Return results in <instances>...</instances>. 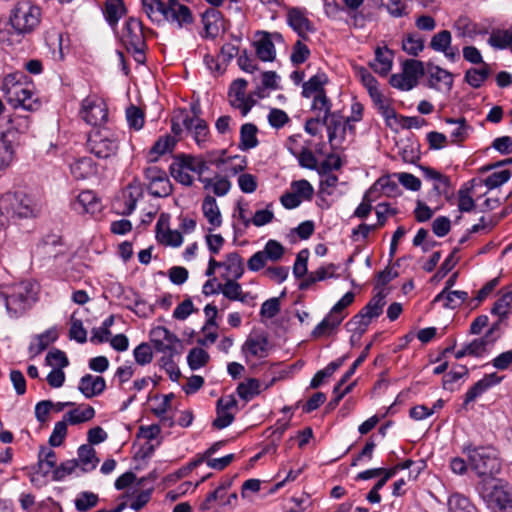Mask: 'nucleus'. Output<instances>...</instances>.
Instances as JSON below:
<instances>
[{"label": "nucleus", "instance_id": "de8ad7c7", "mask_svg": "<svg viewBox=\"0 0 512 512\" xmlns=\"http://www.w3.org/2000/svg\"><path fill=\"white\" fill-rule=\"evenodd\" d=\"M403 74L415 87L418 78L424 74L423 63L415 59L406 60L403 64Z\"/></svg>", "mask_w": 512, "mask_h": 512}, {"label": "nucleus", "instance_id": "c9c22d12", "mask_svg": "<svg viewBox=\"0 0 512 512\" xmlns=\"http://www.w3.org/2000/svg\"><path fill=\"white\" fill-rule=\"evenodd\" d=\"M125 13L123 0L106 1L104 15L110 26L115 27Z\"/></svg>", "mask_w": 512, "mask_h": 512}, {"label": "nucleus", "instance_id": "f704fd0d", "mask_svg": "<svg viewBox=\"0 0 512 512\" xmlns=\"http://www.w3.org/2000/svg\"><path fill=\"white\" fill-rule=\"evenodd\" d=\"M357 75L360 78L363 85L367 88L371 98L375 102H381L382 94L378 90V87H377L378 82L375 79V77L366 68H363V67H361L357 70Z\"/></svg>", "mask_w": 512, "mask_h": 512}, {"label": "nucleus", "instance_id": "6e6552de", "mask_svg": "<svg viewBox=\"0 0 512 512\" xmlns=\"http://www.w3.org/2000/svg\"><path fill=\"white\" fill-rule=\"evenodd\" d=\"M461 457L452 458L450 468L458 475H474L480 477V451L477 445L467 443L462 447Z\"/></svg>", "mask_w": 512, "mask_h": 512}, {"label": "nucleus", "instance_id": "9b49d317", "mask_svg": "<svg viewBox=\"0 0 512 512\" xmlns=\"http://www.w3.org/2000/svg\"><path fill=\"white\" fill-rule=\"evenodd\" d=\"M81 117L92 126H98L107 119V108L105 103L98 98L87 97L82 101Z\"/></svg>", "mask_w": 512, "mask_h": 512}, {"label": "nucleus", "instance_id": "0eeeda50", "mask_svg": "<svg viewBox=\"0 0 512 512\" xmlns=\"http://www.w3.org/2000/svg\"><path fill=\"white\" fill-rule=\"evenodd\" d=\"M121 41L128 51L134 53L137 62H144L145 39L140 20L131 17L126 21L122 30Z\"/></svg>", "mask_w": 512, "mask_h": 512}, {"label": "nucleus", "instance_id": "58836bf2", "mask_svg": "<svg viewBox=\"0 0 512 512\" xmlns=\"http://www.w3.org/2000/svg\"><path fill=\"white\" fill-rule=\"evenodd\" d=\"M373 319H375V317L370 316V314L365 313L364 310L361 309L358 314L347 322L346 326L349 331L361 336L365 333Z\"/></svg>", "mask_w": 512, "mask_h": 512}, {"label": "nucleus", "instance_id": "ea45409f", "mask_svg": "<svg viewBox=\"0 0 512 512\" xmlns=\"http://www.w3.org/2000/svg\"><path fill=\"white\" fill-rule=\"evenodd\" d=\"M257 127L254 124L246 123L242 125L240 130V149L249 150L258 145L256 137Z\"/></svg>", "mask_w": 512, "mask_h": 512}, {"label": "nucleus", "instance_id": "6e6d98bb", "mask_svg": "<svg viewBox=\"0 0 512 512\" xmlns=\"http://www.w3.org/2000/svg\"><path fill=\"white\" fill-rule=\"evenodd\" d=\"M403 50L416 56L424 48V40L418 34H409L402 43Z\"/></svg>", "mask_w": 512, "mask_h": 512}, {"label": "nucleus", "instance_id": "e2e57ef3", "mask_svg": "<svg viewBox=\"0 0 512 512\" xmlns=\"http://www.w3.org/2000/svg\"><path fill=\"white\" fill-rule=\"evenodd\" d=\"M512 303V291L506 292L499 299H497L491 308V313L499 316V319L502 320V317L507 315L508 308Z\"/></svg>", "mask_w": 512, "mask_h": 512}, {"label": "nucleus", "instance_id": "ddd939ff", "mask_svg": "<svg viewBox=\"0 0 512 512\" xmlns=\"http://www.w3.org/2000/svg\"><path fill=\"white\" fill-rule=\"evenodd\" d=\"M323 118L325 119L323 126L327 129L329 143L332 149H335L345 138L348 121H344L343 117L338 112H333L329 118Z\"/></svg>", "mask_w": 512, "mask_h": 512}, {"label": "nucleus", "instance_id": "4468645a", "mask_svg": "<svg viewBox=\"0 0 512 512\" xmlns=\"http://www.w3.org/2000/svg\"><path fill=\"white\" fill-rule=\"evenodd\" d=\"M288 25L302 39H307V34L315 31L312 22L306 16L305 10L300 8H290L287 12Z\"/></svg>", "mask_w": 512, "mask_h": 512}, {"label": "nucleus", "instance_id": "13d9d810", "mask_svg": "<svg viewBox=\"0 0 512 512\" xmlns=\"http://www.w3.org/2000/svg\"><path fill=\"white\" fill-rule=\"evenodd\" d=\"M148 190L155 197H167L172 192V185L168 177L149 183Z\"/></svg>", "mask_w": 512, "mask_h": 512}, {"label": "nucleus", "instance_id": "09e8293b", "mask_svg": "<svg viewBox=\"0 0 512 512\" xmlns=\"http://www.w3.org/2000/svg\"><path fill=\"white\" fill-rule=\"evenodd\" d=\"M239 397L245 401H250L260 393V382L255 378H249L246 382H241L237 387Z\"/></svg>", "mask_w": 512, "mask_h": 512}, {"label": "nucleus", "instance_id": "603ef678", "mask_svg": "<svg viewBox=\"0 0 512 512\" xmlns=\"http://www.w3.org/2000/svg\"><path fill=\"white\" fill-rule=\"evenodd\" d=\"M374 192L382 191L385 195L392 197L396 196L399 192L398 184L391 180L389 176L379 178L369 189Z\"/></svg>", "mask_w": 512, "mask_h": 512}, {"label": "nucleus", "instance_id": "4c0bfd02", "mask_svg": "<svg viewBox=\"0 0 512 512\" xmlns=\"http://www.w3.org/2000/svg\"><path fill=\"white\" fill-rule=\"evenodd\" d=\"M188 168L185 165V162L181 157L177 158L171 165H170V173L172 177L178 181L179 183L190 186L193 183L192 176L188 173Z\"/></svg>", "mask_w": 512, "mask_h": 512}, {"label": "nucleus", "instance_id": "f03ea898", "mask_svg": "<svg viewBox=\"0 0 512 512\" xmlns=\"http://www.w3.org/2000/svg\"><path fill=\"white\" fill-rule=\"evenodd\" d=\"M25 75L21 72L8 74L2 83V91L6 101L14 108H23L26 111H35L40 107V102L34 97L22 80Z\"/></svg>", "mask_w": 512, "mask_h": 512}, {"label": "nucleus", "instance_id": "bb28decb", "mask_svg": "<svg viewBox=\"0 0 512 512\" xmlns=\"http://www.w3.org/2000/svg\"><path fill=\"white\" fill-rule=\"evenodd\" d=\"M58 338L56 328H50L45 332L33 337L30 345L29 352L33 355L41 354L51 343L55 342Z\"/></svg>", "mask_w": 512, "mask_h": 512}, {"label": "nucleus", "instance_id": "5701e85b", "mask_svg": "<svg viewBox=\"0 0 512 512\" xmlns=\"http://www.w3.org/2000/svg\"><path fill=\"white\" fill-rule=\"evenodd\" d=\"M256 55L263 62H272L276 57V50L269 32H262L261 37L254 42Z\"/></svg>", "mask_w": 512, "mask_h": 512}, {"label": "nucleus", "instance_id": "72a5a7b5", "mask_svg": "<svg viewBox=\"0 0 512 512\" xmlns=\"http://www.w3.org/2000/svg\"><path fill=\"white\" fill-rule=\"evenodd\" d=\"M487 43L494 49H505L512 45V26L506 30L493 29Z\"/></svg>", "mask_w": 512, "mask_h": 512}, {"label": "nucleus", "instance_id": "a878e982", "mask_svg": "<svg viewBox=\"0 0 512 512\" xmlns=\"http://www.w3.org/2000/svg\"><path fill=\"white\" fill-rule=\"evenodd\" d=\"M222 268L226 273L222 275L223 279L231 277L233 279H240L244 274L243 259L237 252H232L226 255L225 261H222Z\"/></svg>", "mask_w": 512, "mask_h": 512}, {"label": "nucleus", "instance_id": "c756f323", "mask_svg": "<svg viewBox=\"0 0 512 512\" xmlns=\"http://www.w3.org/2000/svg\"><path fill=\"white\" fill-rule=\"evenodd\" d=\"M143 10L148 18L156 23H164L165 12L167 11L168 1L163 2L162 0H141Z\"/></svg>", "mask_w": 512, "mask_h": 512}, {"label": "nucleus", "instance_id": "7ed1b4c3", "mask_svg": "<svg viewBox=\"0 0 512 512\" xmlns=\"http://www.w3.org/2000/svg\"><path fill=\"white\" fill-rule=\"evenodd\" d=\"M482 500L491 512H512V490L502 479H482Z\"/></svg>", "mask_w": 512, "mask_h": 512}, {"label": "nucleus", "instance_id": "3c124183", "mask_svg": "<svg viewBox=\"0 0 512 512\" xmlns=\"http://www.w3.org/2000/svg\"><path fill=\"white\" fill-rule=\"evenodd\" d=\"M450 512H477V508L463 495L453 494L448 500Z\"/></svg>", "mask_w": 512, "mask_h": 512}, {"label": "nucleus", "instance_id": "c03bdc74", "mask_svg": "<svg viewBox=\"0 0 512 512\" xmlns=\"http://www.w3.org/2000/svg\"><path fill=\"white\" fill-rule=\"evenodd\" d=\"M79 461L83 465V471H90L95 469L99 462L96 457V451L90 445H81L78 449Z\"/></svg>", "mask_w": 512, "mask_h": 512}, {"label": "nucleus", "instance_id": "473e14b6", "mask_svg": "<svg viewBox=\"0 0 512 512\" xmlns=\"http://www.w3.org/2000/svg\"><path fill=\"white\" fill-rule=\"evenodd\" d=\"M202 211L208 222L213 227H219L222 224L221 213L216 199L212 196H206L202 203Z\"/></svg>", "mask_w": 512, "mask_h": 512}, {"label": "nucleus", "instance_id": "f3484780", "mask_svg": "<svg viewBox=\"0 0 512 512\" xmlns=\"http://www.w3.org/2000/svg\"><path fill=\"white\" fill-rule=\"evenodd\" d=\"M430 47L434 51L444 53L451 61H455L459 57V50L451 46V33L448 30L436 33L431 38Z\"/></svg>", "mask_w": 512, "mask_h": 512}, {"label": "nucleus", "instance_id": "e433bc0d", "mask_svg": "<svg viewBox=\"0 0 512 512\" xmlns=\"http://www.w3.org/2000/svg\"><path fill=\"white\" fill-rule=\"evenodd\" d=\"M267 346L268 341L263 336L250 337L248 338L244 345L243 351L251 354L255 357H265L267 355Z\"/></svg>", "mask_w": 512, "mask_h": 512}, {"label": "nucleus", "instance_id": "5fc2aeb1", "mask_svg": "<svg viewBox=\"0 0 512 512\" xmlns=\"http://www.w3.org/2000/svg\"><path fill=\"white\" fill-rule=\"evenodd\" d=\"M512 173L509 169H502L500 171H494L484 181L483 184L489 189H495L506 183Z\"/></svg>", "mask_w": 512, "mask_h": 512}, {"label": "nucleus", "instance_id": "4be33fe9", "mask_svg": "<svg viewBox=\"0 0 512 512\" xmlns=\"http://www.w3.org/2000/svg\"><path fill=\"white\" fill-rule=\"evenodd\" d=\"M393 63V53L387 47H377L375 49V59L370 63V67L378 74L387 75Z\"/></svg>", "mask_w": 512, "mask_h": 512}, {"label": "nucleus", "instance_id": "2eb2a0df", "mask_svg": "<svg viewBox=\"0 0 512 512\" xmlns=\"http://www.w3.org/2000/svg\"><path fill=\"white\" fill-rule=\"evenodd\" d=\"M71 208L78 214H95L101 210V202L93 191L85 190L71 202Z\"/></svg>", "mask_w": 512, "mask_h": 512}, {"label": "nucleus", "instance_id": "864d4df0", "mask_svg": "<svg viewBox=\"0 0 512 512\" xmlns=\"http://www.w3.org/2000/svg\"><path fill=\"white\" fill-rule=\"evenodd\" d=\"M209 360V354L201 348H193L189 351L187 362L192 370H198L205 366Z\"/></svg>", "mask_w": 512, "mask_h": 512}, {"label": "nucleus", "instance_id": "8fccbe9b", "mask_svg": "<svg viewBox=\"0 0 512 512\" xmlns=\"http://www.w3.org/2000/svg\"><path fill=\"white\" fill-rule=\"evenodd\" d=\"M386 296L387 293L383 290L379 291L362 309L365 313L370 314V316L378 318L383 313V308L386 304Z\"/></svg>", "mask_w": 512, "mask_h": 512}, {"label": "nucleus", "instance_id": "a18cd8bd", "mask_svg": "<svg viewBox=\"0 0 512 512\" xmlns=\"http://www.w3.org/2000/svg\"><path fill=\"white\" fill-rule=\"evenodd\" d=\"M312 98L311 111L315 116L329 118V116L333 114L331 111L332 103L326 94L315 95V97Z\"/></svg>", "mask_w": 512, "mask_h": 512}, {"label": "nucleus", "instance_id": "37998d69", "mask_svg": "<svg viewBox=\"0 0 512 512\" xmlns=\"http://www.w3.org/2000/svg\"><path fill=\"white\" fill-rule=\"evenodd\" d=\"M162 218L163 215H161L160 219L157 222L156 228H157V238L160 242L173 246V247H179L183 242L182 234L177 230H170L167 229L165 232H161L160 227L162 225Z\"/></svg>", "mask_w": 512, "mask_h": 512}, {"label": "nucleus", "instance_id": "bf43d9fd", "mask_svg": "<svg viewBox=\"0 0 512 512\" xmlns=\"http://www.w3.org/2000/svg\"><path fill=\"white\" fill-rule=\"evenodd\" d=\"M291 190L301 201L310 200L314 193L312 185L304 179L292 182Z\"/></svg>", "mask_w": 512, "mask_h": 512}, {"label": "nucleus", "instance_id": "69168bd1", "mask_svg": "<svg viewBox=\"0 0 512 512\" xmlns=\"http://www.w3.org/2000/svg\"><path fill=\"white\" fill-rule=\"evenodd\" d=\"M126 118L129 126L135 130L141 129L144 125V114L141 109L136 106L132 105L127 108Z\"/></svg>", "mask_w": 512, "mask_h": 512}, {"label": "nucleus", "instance_id": "79ce46f5", "mask_svg": "<svg viewBox=\"0 0 512 512\" xmlns=\"http://www.w3.org/2000/svg\"><path fill=\"white\" fill-rule=\"evenodd\" d=\"M56 466V454L47 447H41L38 454V471L47 475Z\"/></svg>", "mask_w": 512, "mask_h": 512}, {"label": "nucleus", "instance_id": "393cba45", "mask_svg": "<svg viewBox=\"0 0 512 512\" xmlns=\"http://www.w3.org/2000/svg\"><path fill=\"white\" fill-rule=\"evenodd\" d=\"M345 315L331 309L329 314L314 328L312 336L315 338L330 334L337 326L340 325Z\"/></svg>", "mask_w": 512, "mask_h": 512}, {"label": "nucleus", "instance_id": "b1692460", "mask_svg": "<svg viewBox=\"0 0 512 512\" xmlns=\"http://www.w3.org/2000/svg\"><path fill=\"white\" fill-rule=\"evenodd\" d=\"M328 81V76L324 72H318L308 81L303 83L302 96L304 98H311L315 97V95L318 96L320 94H326L324 86Z\"/></svg>", "mask_w": 512, "mask_h": 512}, {"label": "nucleus", "instance_id": "cd10ccee", "mask_svg": "<svg viewBox=\"0 0 512 512\" xmlns=\"http://www.w3.org/2000/svg\"><path fill=\"white\" fill-rule=\"evenodd\" d=\"M468 298L465 291L442 290L433 300V303H442L444 308L455 309Z\"/></svg>", "mask_w": 512, "mask_h": 512}, {"label": "nucleus", "instance_id": "f8f14e48", "mask_svg": "<svg viewBox=\"0 0 512 512\" xmlns=\"http://www.w3.org/2000/svg\"><path fill=\"white\" fill-rule=\"evenodd\" d=\"M182 124L198 146H204L209 140V127L204 119H190L186 111H181Z\"/></svg>", "mask_w": 512, "mask_h": 512}, {"label": "nucleus", "instance_id": "412c9836", "mask_svg": "<svg viewBox=\"0 0 512 512\" xmlns=\"http://www.w3.org/2000/svg\"><path fill=\"white\" fill-rule=\"evenodd\" d=\"M247 81L245 79H236L231 87L229 95L230 97H235L236 100H239V103H235V101H231V105L235 108L241 110L242 115H246L252 108L253 102H249L245 98V89L247 87Z\"/></svg>", "mask_w": 512, "mask_h": 512}, {"label": "nucleus", "instance_id": "774afa93", "mask_svg": "<svg viewBox=\"0 0 512 512\" xmlns=\"http://www.w3.org/2000/svg\"><path fill=\"white\" fill-rule=\"evenodd\" d=\"M46 364L53 368H65L68 366L69 361L65 353L61 350L55 349L50 351L45 358Z\"/></svg>", "mask_w": 512, "mask_h": 512}, {"label": "nucleus", "instance_id": "338daca9", "mask_svg": "<svg viewBox=\"0 0 512 512\" xmlns=\"http://www.w3.org/2000/svg\"><path fill=\"white\" fill-rule=\"evenodd\" d=\"M309 55V48L301 40H298L293 46L290 59L294 65H299L304 63Z\"/></svg>", "mask_w": 512, "mask_h": 512}, {"label": "nucleus", "instance_id": "dca6fc26", "mask_svg": "<svg viewBox=\"0 0 512 512\" xmlns=\"http://www.w3.org/2000/svg\"><path fill=\"white\" fill-rule=\"evenodd\" d=\"M501 472V461L496 448L482 447V479H491Z\"/></svg>", "mask_w": 512, "mask_h": 512}, {"label": "nucleus", "instance_id": "49530a36", "mask_svg": "<svg viewBox=\"0 0 512 512\" xmlns=\"http://www.w3.org/2000/svg\"><path fill=\"white\" fill-rule=\"evenodd\" d=\"M98 502V495L90 491L80 492L74 501L75 508L79 512H87L91 510L97 506Z\"/></svg>", "mask_w": 512, "mask_h": 512}, {"label": "nucleus", "instance_id": "052dcab7", "mask_svg": "<svg viewBox=\"0 0 512 512\" xmlns=\"http://www.w3.org/2000/svg\"><path fill=\"white\" fill-rule=\"evenodd\" d=\"M67 424L68 423L64 418L63 420L55 423L48 441L52 447H58L63 443L67 435Z\"/></svg>", "mask_w": 512, "mask_h": 512}, {"label": "nucleus", "instance_id": "0e129e2a", "mask_svg": "<svg viewBox=\"0 0 512 512\" xmlns=\"http://www.w3.org/2000/svg\"><path fill=\"white\" fill-rule=\"evenodd\" d=\"M134 358L137 364L144 366L153 359V352L149 344L141 343L134 349Z\"/></svg>", "mask_w": 512, "mask_h": 512}, {"label": "nucleus", "instance_id": "9d476101", "mask_svg": "<svg viewBox=\"0 0 512 512\" xmlns=\"http://www.w3.org/2000/svg\"><path fill=\"white\" fill-rule=\"evenodd\" d=\"M164 22L175 25L178 29L188 28L194 22L191 9L179 0H168Z\"/></svg>", "mask_w": 512, "mask_h": 512}, {"label": "nucleus", "instance_id": "6ab92c4d", "mask_svg": "<svg viewBox=\"0 0 512 512\" xmlns=\"http://www.w3.org/2000/svg\"><path fill=\"white\" fill-rule=\"evenodd\" d=\"M224 280L221 293L228 300L240 301L241 303H249L254 300V296L250 292H243L242 286L237 282L238 279L227 277Z\"/></svg>", "mask_w": 512, "mask_h": 512}, {"label": "nucleus", "instance_id": "20e7f679", "mask_svg": "<svg viewBox=\"0 0 512 512\" xmlns=\"http://www.w3.org/2000/svg\"><path fill=\"white\" fill-rule=\"evenodd\" d=\"M41 8L29 0L18 1L11 9L9 22L17 34H29L40 24Z\"/></svg>", "mask_w": 512, "mask_h": 512}, {"label": "nucleus", "instance_id": "a211bd4d", "mask_svg": "<svg viewBox=\"0 0 512 512\" xmlns=\"http://www.w3.org/2000/svg\"><path fill=\"white\" fill-rule=\"evenodd\" d=\"M106 381L102 376L86 374L81 377L78 385L79 391L87 398H93L104 392Z\"/></svg>", "mask_w": 512, "mask_h": 512}, {"label": "nucleus", "instance_id": "c85d7f7f", "mask_svg": "<svg viewBox=\"0 0 512 512\" xmlns=\"http://www.w3.org/2000/svg\"><path fill=\"white\" fill-rule=\"evenodd\" d=\"M14 133L10 130L0 133V170L8 167L13 160Z\"/></svg>", "mask_w": 512, "mask_h": 512}, {"label": "nucleus", "instance_id": "4d7b16f0", "mask_svg": "<svg viewBox=\"0 0 512 512\" xmlns=\"http://www.w3.org/2000/svg\"><path fill=\"white\" fill-rule=\"evenodd\" d=\"M69 336L78 343H85L87 340V331L83 327L82 321L75 318V313L70 318Z\"/></svg>", "mask_w": 512, "mask_h": 512}, {"label": "nucleus", "instance_id": "1a4fd4ad", "mask_svg": "<svg viewBox=\"0 0 512 512\" xmlns=\"http://www.w3.org/2000/svg\"><path fill=\"white\" fill-rule=\"evenodd\" d=\"M150 340L154 349L163 355L176 356L182 349L180 339L167 328L158 326L150 331Z\"/></svg>", "mask_w": 512, "mask_h": 512}, {"label": "nucleus", "instance_id": "a19ab883", "mask_svg": "<svg viewBox=\"0 0 512 512\" xmlns=\"http://www.w3.org/2000/svg\"><path fill=\"white\" fill-rule=\"evenodd\" d=\"M142 195V190L140 186L136 183L128 184L126 190L124 191V197L127 198L124 202V209L122 211L123 215H130L136 208L137 201L139 197Z\"/></svg>", "mask_w": 512, "mask_h": 512}, {"label": "nucleus", "instance_id": "aec40b11", "mask_svg": "<svg viewBox=\"0 0 512 512\" xmlns=\"http://www.w3.org/2000/svg\"><path fill=\"white\" fill-rule=\"evenodd\" d=\"M222 14L215 8H209L202 14L204 34L202 37L214 39L218 36L222 27Z\"/></svg>", "mask_w": 512, "mask_h": 512}, {"label": "nucleus", "instance_id": "f257e3e1", "mask_svg": "<svg viewBox=\"0 0 512 512\" xmlns=\"http://www.w3.org/2000/svg\"><path fill=\"white\" fill-rule=\"evenodd\" d=\"M6 311L11 318H19L29 310L37 300V286L30 281H22L2 288Z\"/></svg>", "mask_w": 512, "mask_h": 512}, {"label": "nucleus", "instance_id": "680f3d73", "mask_svg": "<svg viewBox=\"0 0 512 512\" xmlns=\"http://www.w3.org/2000/svg\"><path fill=\"white\" fill-rule=\"evenodd\" d=\"M475 207V202L471 195V188L467 185L458 191V208L461 212H470Z\"/></svg>", "mask_w": 512, "mask_h": 512}, {"label": "nucleus", "instance_id": "39448f33", "mask_svg": "<svg viewBox=\"0 0 512 512\" xmlns=\"http://www.w3.org/2000/svg\"><path fill=\"white\" fill-rule=\"evenodd\" d=\"M40 211L38 203L23 192L7 193L0 199V213L11 218H29Z\"/></svg>", "mask_w": 512, "mask_h": 512}, {"label": "nucleus", "instance_id": "423d86ee", "mask_svg": "<svg viewBox=\"0 0 512 512\" xmlns=\"http://www.w3.org/2000/svg\"><path fill=\"white\" fill-rule=\"evenodd\" d=\"M118 139L107 128H98L90 132L87 140L88 150L98 158L107 159L116 155Z\"/></svg>", "mask_w": 512, "mask_h": 512}, {"label": "nucleus", "instance_id": "2f4dec72", "mask_svg": "<svg viewBox=\"0 0 512 512\" xmlns=\"http://www.w3.org/2000/svg\"><path fill=\"white\" fill-rule=\"evenodd\" d=\"M95 416V410L90 405L78 406L67 412L63 418L71 425H77L91 420Z\"/></svg>", "mask_w": 512, "mask_h": 512}, {"label": "nucleus", "instance_id": "7c9ffc66", "mask_svg": "<svg viewBox=\"0 0 512 512\" xmlns=\"http://www.w3.org/2000/svg\"><path fill=\"white\" fill-rule=\"evenodd\" d=\"M70 171L77 180L87 179L96 173V167L93 160L89 157H83L70 165Z\"/></svg>", "mask_w": 512, "mask_h": 512}]
</instances>
